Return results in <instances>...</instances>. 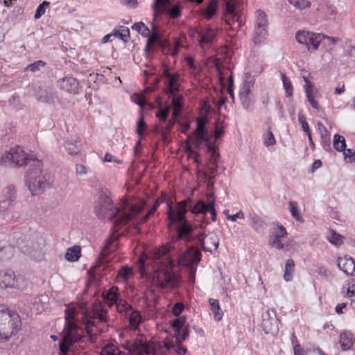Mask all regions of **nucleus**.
Returning <instances> with one entry per match:
<instances>
[{
  "label": "nucleus",
  "mask_w": 355,
  "mask_h": 355,
  "mask_svg": "<svg viewBox=\"0 0 355 355\" xmlns=\"http://www.w3.org/2000/svg\"><path fill=\"white\" fill-rule=\"evenodd\" d=\"M76 311L75 308L68 307L64 311L65 323H75L74 320Z\"/></svg>",
  "instance_id": "obj_57"
},
{
  "label": "nucleus",
  "mask_w": 355,
  "mask_h": 355,
  "mask_svg": "<svg viewBox=\"0 0 355 355\" xmlns=\"http://www.w3.org/2000/svg\"><path fill=\"white\" fill-rule=\"evenodd\" d=\"M162 15L168 19H176L181 15L180 7L170 0H157V16Z\"/></svg>",
  "instance_id": "obj_20"
},
{
  "label": "nucleus",
  "mask_w": 355,
  "mask_h": 355,
  "mask_svg": "<svg viewBox=\"0 0 355 355\" xmlns=\"http://www.w3.org/2000/svg\"><path fill=\"white\" fill-rule=\"evenodd\" d=\"M250 225L257 232H260L264 229L266 224L259 217L250 216Z\"/></svg>",
  "instance_id": "obj_52"
},
{
  "label": "nucleus",
  "mask_w": 355,
  "mask_h": 355,
  "mask_svg": "<svg viewBox=\"0 0 355 355\" xmlns=\"http://www.w3.org/2000/svg\"><path fill=\"white\" fill-rule=\"evenodd\" d=\"M297 42L306 46L311 52L316 51L324 38V34L299 31L295 34Z\"/></svg>",
  "instance_id": "obj_16"
},
{
  "label": "nucleus",
  "mask_w": 355,
  "mask_h": 355,
  "mask_svg": "<svg viewBox=\"0 0 355 355\" xmlns=\"http://www.w3.org/2000/svg\"><path fill=\"white\" fill-rule=\"evenodd\" d=\"M225 6L224 20L225 23L232 26L236 24V29H239L242 24L241 10L236 0H221Z\"/></svg>",
  "instance_id": "obj_13"
},
{
  "label": "nucleus",
  "mask_w": 355,
  "mask_h": 355,
  "mask_svg": "<svg viewBox=\"0 0 355 355\" xmlns=\"http://www.w3.org/2000/svg\"><path fill=\"white\" fill-rule=\"evenodd\" d=\"M287 236L286 228L277 225L273 227L272 232L270 236L269 244L271 247L286 252H294L296 243L293 239H287L284 241V238Z\"/></svg>",
  "instance_id": "obj_10"
},
{
  "label": "nucleus",
  "mask_w": 355,
  "mask_h": 355,
  "mask_svg": "<svg viewBox=\"0 0 355 355\" xmlns=\"http://www.w3.org/2000/svg\"><path fill=\"white\" fill-rule=\"evenodd\" d=\"M21 327L19 315L8 309H0V339L8 340L16 335Z\"/></svg>",
  "instance_id": "obj_8"
},
{
  "label": "nucleus",
  "mask_w": 355,
  "mask_h": 355,
  "mask_svg": "<svg viewBox=\"0 0 355 355\" xmlns=\"http://www.w3.org/2000/svg\"><path fill=\"white\" fill-rule=\"evenodd\" d=\"M272 313L273 315H271L269 311L263 315L261 326L266 334H275L279 330V322L275 316V312L272 310Z\"/></svg>",
  "instance_id": "obj_24"
},
{
  "label": "nucleus",
  "mask_w": 355,
  "mask_h": 355,
  "mask_svg": "<svg viewBox=\"0 0 355 355\" xmlns=\"http://www.w3.org/2000/svg\"><path fill=\"white\" fill-rule=\"evenodd\" d=\"M262 139L263 144L266 147L272 146L276 144V139L271 131L270 128H268L267 130L263 134Z\"/></svg>",
  "instance_id": "obj_48"
},
{
  "label": "nucleus",
  "mask_w": 355,
  "mask_h": 355,
  "mask_svg": "<svg viewBox=\"0 0 355 355\" xmlns=\"http://www.w3.org/2000/svg\"><path fill=\"white\" fill-rule=\"evenodd\" d=\"M327 239L331 244L336 246H340L343 243V237L334 230L329 231Z\"/></svg>",
  "instance_id": "obj_45"
},
{
  "label": "nucleus",
  "mask_w": 355,
  "mask_h": 355,
  "mask_svg": "<svg viewBox=\"0 0 355 355\" xmlns=\"http://www.w3.org/2000/svg\"><path fill=\"white\" fill-rule=\"evenodd\" d=\"M216 35V29L207 25L202 28L198 33V42L202 49L209 48L214 43Z\"/></svg>",
  "instance_id": "obj_22"
},
{
  "label": "nucleus",
  "mask_w": 355,
  "mask_h": 355,
  "mask_svg": "<svg viewBox=\"0 0 355 355\" xmlns=\"http://www.w3.org/2000/svg\"><path fill=\"white\" fill-rule=\"evenodd\" d=\"M155 83V79L150 83V86L146 87L142 92L135 93L131 96L132 101L139 105L141 108H144L146 106H149L150 108L153 107L152 105L149 103L148 94L154 92Z\"/></svg>",
  "instance_id": "obj_23"
},
{
  "label": "nucleus",
  "mask_w": 355,
  "mask_h": 355,
  "mask_svg": "<svg viewBox=\"0 0 355 355\" xmlns=\"http://www.w3.org/2000/svg\"><path fill=\"white\" fill-rule=\"evenodd\" d=\"M343 151V155L347 162L352 163L355 161V151L352 149H345Z\"/></svg>",
  "instance_id": "obj_62"
},
{
  "label": "nucleus",
  "mask_w": 355,
  "mask_h": 355,
  "mask_svg": "<svg viewBox=\"0 0 355 355\" xmlns=\"http://www.w3.org/2000/svg\"><path fill=\"white\" fill-rule=\"evenodd\" d=\"M337 266L346 275L355 276V261L352 257L348 256L338 257Z\"/></svg>",
  "instance_id": "obj_28"
},
{
  "label": "nucleus",
  "mask_w": 355,
  "mask_h": 355,
  "mask_svg": "<svg viewBox=\"0 0 355 355\" xmlns=\"http://www.w3.org/2000/svg\"><path fill=\"white\" fill-rule=\"evenodd\" d=\"M187 201L183 200L175 206L168 202V218L170 223L176 225L178 238L185 241L189 240L190 234L193 229L191 225L186 220L184 215L187 213Z\"/></svg>",
  "instance_id": "obj_5"
},
{
  "label": "nucleus",
  "mask_w": 355,
  "mask_h": 355,
  "mask_svg": "<svg viewBox=\"0 0 355 355\" xmlns=\"http://www.w3.org/2000/svg\"><path fill=\"white\" fill-rule=\"evenodd\" d=\"M107 311L104 304L99 301L95 302L92 305V311L86 310L83 316V322L87 334L92 339L101 331V324L107 322Z\"/></svg>",
  "instance_id": "obj_7"
},
{
  "label": "nucleus",
  "mask_w": 355,
  "mask_h": 355,
  "mask_svg": "<svg viewBox=\"0 0 355 355\" xmlns=\"http://www.w3.org/2000/svg\"><path fill=\"white\" fill-rule=\"evenodd\" d=\"M49 4V1H44L37 6L34 16L35 19H40L45 13L46 7H48Z\"/></svg>",
  "instance_id": "obj_59"
},
{
  "label": "nucleus",
  "mask_w": 355,
  "mask_h": 355,
  "mask_svg": "<svg viewBox=\"0 0 355 355\" xmlns=\"http://www.w3.org/2000/svg\"><path fill=\"white\" fill-rule=\"evenodd\" d=\"M217 0H209L207 7L200 10V15L207 20L211 19L217 12Z\"/></svg>",
  "instance_id": "obj_32"
},
{
  "label": "nucleus",
  "mask_w": 355,
  "mask_h": 355,
  "mask_svg": "<svg viewBox=\"0 0 355 355\" xmlns=\"http://www.w3.org/2000/svg\"><path fill=\"white\" fill-rule=\"evenodd\" d=\"M295 263L293 259H288L285 264L284 279L286 282H290L293 279V274L294 272Z\"/></svg>",
  "instance_id": "obj_40"
},
{
  "label": "nucleus",
  "mask_w": 355,
  "mask_h": 355,
  "mask_svg": "<svg viewBox=\"0 0 355 355\" xmlns=\"http://www.w3.org/2000/svg\"><path fill=\"white\" fill-rule=\"evenodd\" d=\"M46 65V62L42 60H37L33 64H31L27 66L26 70L31 71L32 72H36L41 69V68L44 67Z\"/></svg>",
  "instance_id": "obj_60"
},
{
  "label": "nucleus",
  "mask_w": 355,
  "mask_h": 355,
  "mask_svg": "<svg viewBox=\"0 0 355 355\" xmlns=\"http://www.w3.org/2000/svg\"><path fill=\"white\" fill-rule=\"evenodd\" d=\"M343 293L348 297H352L355 295V279H350L343 286Z\"/></svg>",
  "instance_id": "obj_50"
},
{
  "label": "nucleus",
  "mask_w": 355,
  "mask_h": 355,
  "mask_svg": "<svg viewBox=\"0 0 355 355\" xmlns=\"http://www.w3.org/2000/svg\"><path fill=\"white\" fill-rule=\"evenodd\" d=\"M355 342L354 336L351 331L343 330L339 336V343L343 351L349 350Z\"/></svg>",
  "instance_id": "obj_29"
},
{
  "label": "nucleus",
  "mask_w": 355,
  "mask_h": 355,
  "mask_svg": "<svg viewBox=\"0 0 355 355\" xmlns=\"http://www.w3.org/2000/svg\"><path fill=\"white\" fill-rule=\"evenodd\" d=\"M26 184L33 196L42 193L50 187L49 176L42 169L41 160H35L26 177Z\"/></svg>",
  "instance_id": "obj_6"
},
{
  "label": "nucleus",
  "mask_w": 355,
  "mask_h": 355,
  "mask_svg": "<svg viewBox=\"0 0 355 355\" xmlns=\"http://www.w3.org/2000/svg\"><path fill=\"white\" fill-rule=\"evenodd\" d=\"M0 286L23 290L26 280L22 277H17L12 270H6L0 273Z\"/></svg>",
  "instance_id": "obj_18"
},
{
  "label": "nucleus",
  "mask_w": 355,
  "mask_h": 355,
  "mask_svg": "<svg viewBox=\"0 0 355 355\" xmlns=\"http://www.w3.org/2000/svg\"><path fill=\"white\" fill-rule=\"evenodd\" d=\"M80 329L75 323H65L62 332V339L60 343V355H70V347L81 339Z\"/></svg>",
  "instance_id": "obj_11"
},
{
  "label": "nucleus",
  "mask_w": 355,
  "mask_h": 355,
  "mask_svg": "<svg viewBox=\"0 0 355 355\" xmlns=\"http://www.w3.org/2000/svg\"><path fill=\"white\" fill-rule=\"evenodd\" d=\"M304 92L308 102L311 107L315 110H319L318 102L315 99L318 90L315 87L304 89Z\"/></svg>",
  "instance_id": "obj_35"
},
{
  "label": "nucleus",
  "mask_w": 355,
  "mask_h": 355,
  "mask_svg": "<svg viewBox=\"0 0 355 355\" xmlns=\"http://www.w3.org/2000/svg\"><path fill=\"white\" fill-rule=\"evenodd\" d=\"M288 209L292 215V216L297 221H302V218L301 217L298 209H297V203L296 202L291 201L288 203Z\"/></svg>",
  "instance_id": "obj_56"
},
{
  "label": "nucleus",
  "mask_w": 355,
  "mask_h": 355,
  "mask_svg": "<svg viewBox=\"0 0 355 355\" xmlns=\"http://www.w3.org/2000/svg\"><path fill=\"white\" fill-rule=\"evenodd\" d=\"M268 25L267 15L261 10L257 11L255 28H266Z\"/></svg>",
  "instance_id": "obj_51"
},
{
  "label": "nucleus",
  "mask_w": 355,
  "mask_h": 355,
  "mask_svg": "<svg viewBox=\"0 0 355 355\" xmlns=\"http://www.w3.org/2000/svg\"><path fill=\"white\" fill-rule=\"evenodd\" d=\"M266 28H255L253 42L256 44L262 43L267 36Z\"/></svg>",
  "instance_id": "obj_42"
},
{
  "label": "nucleus",
  "mask_w": 355,
  "mask_h": 355,
  "mask_svg": "<svg viewBox=\"0 0 355 355\" xmlns=\"http://www.w3.org/2000/svg\"><path fill=\"white\" fill-rule=\"evenodd\" d=\"M198 240L201 243L205 251L212 252L216 250L218 247L219 239L214 232H209L205 235H200Z\"/></svg>",
  "instance_id": "obj_25"
},
{
  "label": "nucleus",
  "mask_w": 355,
  "mask_h": 355,
  "mask_svg": "<svg viewBox=\"0 0 355 355\" xmlns=\"http://www.w3.org/2000/svg\"><path fill=\"white\" fill-rule=\"evenodd\" d=\"M239 100L243 109L249 112L254 110L256 101L254 96H239Z\"/></svg>",
  "instance_id": "obj_37"
},
{
  "label": "nucleus",
  "mask_w": 355,
  "mask_h": 355,
  "mask_svg": "<svg viewBox=\"0 0 355 355\" xmlns=\"http://www.w3.org/2000/svg\"><path fill=\"white\" fill-rule=\"evenodd\" d=\"M123 346L132 355H155V347L141 340H127Z\"/></svg>",
  "instance_id": "obj_19"
},
{
  "label": "nucleus",
  "mask_w": 355,
  "mask_h": 355,
  "mask_svg": "<svg viewBox=\"0 0 355 355\" xmlns=\"http://www.w3.org/2000/svg\"><path fill=\"white\" fill-rule=\"evenodd\" d=\"M164 83L166 86L167 93L170 98H171V105H166L160 107V112H157V119L159 121L165 122L168 116L169 112L172 110L171 119L168 122L170 128L174 124L175 121L179 116L181 109L183 105V98L182 96L177 95L175 92H178L180 87V78L178 74L171 73L167 70L164 71Z\"/></svg>",
  "instance_id": "obj_2"
},
{
  "label": "nucleus",
  "mask_w": 355,
  "mask_h": 355,
  "mask_svg": "<svg viewBox=\"0 0 355 355\" xmlns=\"http://www.w3.org/2000/svg\"><path fill=\"white\" fill-rule=\"evenodd\" d=\"M116 238L113 237L112 236H110L106 240V244L104 246V248L102 249L101 253L99 254V257L97 261V266H100L105 263L107 262L108 260L107 259V257L110 254V250L109 249V245L115 240Z\"/></svg>",
  "instance_id": "obj_34"
},
{
  "label": "nucleus",
  "mask_w": 355,
  "mask_h": 355,
  "mask_svg": "<svg viewBox=\"0 0 355 355\" xmlns=\"http://www.w3.org/2000/svg\"><path fill=\"white\" fill-rule=\"evenodd\" d=\"M65 148L69 154L76 155L80 149V141H67L65 144Z\"/></svg>",
  "instance_id": "obj_46"
},
{
  "label": "nucleus",
  "mask_w": 355,
  "mask_h": 355,
  "mask_svg": "<svg viewBox=\"0 0 355 355\" xmlns=\"http://www.w3.org/2000/svg\"><path fill=\"white\" fill-rule=\"evenodd\" d=\"M162 15L168 19H176L181 15L180 7L170 0H157V16Z\"/></svg>",
  "instance_id": "obj_21"
},
{
  "label": "nucleus",
  "mask_w": 355,
  "mask_h": 355,
  "mask_svg": "<svg viewBox=\"0 0 355 355\" xmlns=\"http://www.w3.org/2000/svg\"><path fill=\"white\" fill-rule=\"evenodd\" d=\"M8 197L6 200H3L0 202V209L2 211H5L8 209L11 205V202L15 199L14 189L9 187L8 188Z\"/></svg>",
  "instance_id": "obj_44"
},
{
  "label": "nucleus",
  "mask_w": 355,
  "mask_h": 355,
  "mask_svg": "<svg viewBox=\"0 0 355 355\" xmlns=\"http://www.w3.org/2000/svg\"><path fill=\"white\" fill-rule=\"evenodd\" d=\"M255 80L252 76H246L239 88V96H254L252 89L254 85Z\"/></svg>",
  "instance_id": "obj_30"
},
{
  "label": "nucleus",
  "mask_w": 355,
  "mask_h": 355,
  "mask_svg": "<svg viewBox=\"0 0 355 355\" xmlns=\"http://www.w3.org/2000/svg\"><path fill=\"white\" fill-rule=\"evenodd\" d=\"M186 323V318L184 316H180L178 318L171 321V325L174 331L175 335L177 334L180 329L184 327Z\"/></svg>",
  "instance_id": "obj_47"
},
{
  "label": "nucleus",
  "mask_w": 355,
  "mask_h": 355,
  "mask_svg": "<svg viewBox=\"0 0 355 355\" xmlns=\"http://www.w3.org/2000/svg\"><path fill=\"white\" fill-rule=\"evenodd\" d=\"M80 257V248L78 246H74L69 248L65 254V258L69 261H77Z\"/></svg>",
  "instance_id": "obj_43"
},
{
  "label": "nucleus",
  "mask_w": 355,
  "mask_h": 355,
  "mask_svg": "<svg viewBox=\"0 0 355 355\" xmlns=\"http://www.w3.org/2000/svg\"><path fill=\"white\" fill-rule=\"evenodd\" d=\"M113 35L126 42L130 38L129 28L125 26H120L119 30L113 31Z\"/></svg>",
  "instance_id": "obj_49"
},
{
  "label": "nucleus",
  "mask_w": 355,
  "mask_h": 355,
  "mask_svg": "<svg viewBox=\"0 0 355 355\" xmlns=\"http://www.w3.org/2000/svg\"><path fill=\"white\" fill-rule=\"evenodd\" d=\"M151 8L153 11L151 31L143 22L135 23L132 26V30L137 31L144 37H148L145 48L146 53L150 50L151 46H153L155 43V24H154L155 21V0H153L151 4Z\"/></svg>",
  "instance_id": "obj_15"
},
{
  "label": "nucleus",
  "mask_w": 355,
  "mask_h": 355,
  "mask_svg": "<svg viewBox=\"0 0 355 355\" xmlns=\"http://www.w3.org/2000/svg\"><path fill=\"white\" fill-rule=\"evenodd\" d=\"M141 321V317L139 312L132 311L129 317V323L131 329L136 330Z\"/></svg>",
  "instance_id": "obj_41"
},
{
  "label": "nucleus",
  "mask_w": 355,
  "mask_h": 355,
  "mask_svg": "<svg viewBox=\"0 0 355 355\" xmlns=\"http://www.w3.org/2000/svg\"><path fill=\"white\" fill-rule=\"evenodd\" d=\"M187 349L181 343H175L174 337L168 336L157 343V355H185Z\"/></svg>",
  "instance_id": "obj_14"
},
{
  "label": "nucleus",
  "mask_w": 355,
  "mask_h": 355,
  "mask_svg": "<svg viewBox=\"0 0 355 355\" xmlns=\"http://www.w3.org/2000/svg\"><path fill=\"white\" fill-rule=\"evenodd\" d=\"M134 275L135 272L132 268L128 266H121L117 273V277L122 279L125 283H127Z\"/></svg>",
  "instance_id": "obj_36"
},
{
  "label": "nucleus",
  "mask_w": 355,
  "mask_h": 355,
  "mask_svg": "<svg viewBox=\"0 0 355 355\" xmlns=\"http://www.w3.org/2000/svg\"><path fill=\"white\" fill-rule=\"evenodd\" d=\"M115 304L117 312L122 315H127L132 309L131 306L123 300H119Z\"/></svg>",
  "instance_id": "obj_54"
},
{
  "label": "nucleus",
  "mask_w": 355,
  "mask_h": 355,
  "mask_svg": "<svg viewBox=\"0 0 355 355\" xmlns=\"http://www.w3.org/2000/svg\"><path fill=\"white\" fill-rule=\"evenodd\" d=\"M189 336V329L187 327H184L182 329V334H180V331L175 334L174 337V340L175 343H182L183 340H186Z\"/></svg>",
  "instance_id": "obj_61"
},
{
  "label": "nucleus",
  "mask_w": 355,
  "mask_h": 355,
  "mask_svg": "<svg viewBox=\"0 0 355 355\" xmlns=\"http://www.w3.org/2000/svg\"><path fill=\"white\" fill-rule=\"evenodd\" d=\"M171 248V244H167L157 249V260L158 257L164 256L170 252ZM175 266V261L170 257H166L160 262L157 261V286L165 288L176 286L177 279L172 270Z\"/></svg>",
  "instance_id": "obj_4"
},
{
  "label": "nucleus",
  "mask_w": 355,
  "mask_h": 355,
  "mask_svg": "<svg viewBox=\"0 0 355 355\" xmlns=\"http://www.w3.org/2000/svg\"><path fill=\"white\" fill-rule=\"evenodd\" d=\"M126 205L121 209L115 207L110 197L101 196L98 205L95 207V211L101 219L112 220L114 218V227L119 229L120 226L125 225L130 220L135 217L144 207V202L140 201L138 204Z\"/></svg>",
  "instance_id": "obj_1"
},
{
  "label": "nucleus",
  "mask_w": 355,
  "mask_h": 355,
  "mask_svg": "<svg viewBox=\"0 0 355 355\" xmlns=\"http://www.w3.org/2000/svg\"><path fill=\"white\" fill-rule=\"evenodd\" d=\"M192 213L195 214L210 213L213 221L216 219V212L214 208V200H210L208 203H205L202 200H199L192 209Z\"/></svg>",
  "instance_id": "obj_26"
},
{
  "label": "nucleus",
  "mask_w": 355,
  "mask_h": 355,
  "mask_svg": "<svg viewBox=\"0 0 355 355\" xmlns=\"http://www.w3.org/2000/svg\"><path fill=\"white\" fill-rule=\"evenodd\" d=\"M58 83L61 89L69 93L78 94L80 90V86L78 80L71 76L60 79Z\"/></svg>",
  "instance_id": "obj_27"
},
{
  "label": "nucleus",
  "mask_w": 355,
  "mask_h": 355,
  "mask_svg": "<svg viewBox=\"0 0 355 355\" xmlns=\"http://www.w3.org/2000/svg\"><path fill=\"white\" fill-rule=\"evenodd\" d=\"M184 309V306L182 303L176 302L172 308V313L175 316L178 317L182 313Z\"/></svg>",
  "instance_id": "obj_63"
},
{
  "label": "nucleus",
  "mask_w": 355,
  "mask_h": 355,
  "mask_svg": "<svg viewBox=\"0 0 355 355\" xmlns=\"http://www.w3.org/2000/svg\"><path fill=\"white\" fill-rule=\"evenodd\" d=\"M157 46H159L162 47V51H165V49H167L170 45L168 41L163 40L160 37L158 31H157Z\"/></svg>",
  "instance_id": "obj_64"
},
{
  "label": "nucleus",
  "mask_w": 355,
  "mask_h": 355,
  "mask_svg": "<svg viewBox=\"0 0 355 355\" xmlns=\"http://www.w3.org/2000/svg\"><path fill=\"white\" fill-rule=\"evenodd\" d=\"M281 78L283 83L284 89L285 91V96L286 98H291L293 96V87L292 83L288 77L284 73H281Z\"/></svg>",
  "instance_id": "obj_39"
},
{
  "label": "nucleus",
  "mask_w": 355,
  "mask_h": 355,
  "mask_svg": "<svg viewBox=\"0 0 355 355\" xmlns=\"http://www.w3.org/2000/svg\"><path fill=\"white\" fill-rule=\"evenodd\" d=\"M36 99L39 102L53 103L57 99V96L52 89H41L36 94Z\"/></svg>",
  "instance_id": "obj_31"
},
{
  "label": "nucleus",
  "mask_w": 355,
  "mask_h": 355,
  "mask_svg": "<svg viewBox=\"0 0 355 355\" xmlns=\"http://www.w3.org/2000/svg\"><path fill=\"white\" fill-rule=\"evenodd\" d=\"M197 127L196 130L191 135L188 136L187 139V149L188 153L194 155V162H198L197 155L191 150V143L196 148H199L202 146L206 147L207 151L211 153L209 161V168L211 170V175H214V172L217 168V159L218 154L217 153V147L212 143L211 135L205 128L206 119L203 118H198Z\"/></svg>",
  "instance_id": "obj_3"
},
{
  "label": "nucleus",
  "mask_w": 355,
  "mask_h": 355,
  "mask_svg": "<svg viewBox=\"0 0 355 355\" xmlns=\"http://www.w3.org/2000/svg\"><path fill=\"white\" fill-rule=\"evenodd\" d=\"M4 162H10L15 166H22L29 165L30 167L33 165L35 160H39L33 154L26 153L22 148L17 146L12 148L2 157Z\"/></svg>",
  "instance_id": "obj_12"
},
{
  "label": "nucleus",
  "mask_w": 355,
  "mask_h": 355,
  "mask_svg": "<svg viewBox=\"0 0 355 355\" xmlns=\"http://www.w3.org/2000/svg\"><path fill=\"white\" fill-rule=\"evenodd\" d=\"M201 257L200 252L195 248H189L184 251L178 257V264L180 266L191 268V275L195 273L193 267L200 262Z\"/></svg>",
  "instance_id": "obj_17"
},
{
  "label": "nucleus",
  "mask_w": 355,
  "mask_h": 355,
  "mask_svg": "<svg viewBox=\"0 0 355 355\" xmlns=\"http://www.w3.org/2000/svg\"><path fill=\"white\" fill-rule=\"evenodd\" d=\"M339 41L338 37H330L324 35V38L320 44L327 48V50H331L332 47Z\"/></svg>",
  "instance_id": "obj_55"
},
{
  "label": "nucleus",
  "mask_w": 355,
  "mask_h": 355,
  "mask_svg": "<svg viewBox=\"0 0 355 355\" xmlns=\"http://www.w3.org/2000/svg\"><path fill=\"white\" fill-rule=\"evenodd\" d=\"M209 303L214 313V320L216 321H220L223 318V313L220 309L218 300L211 298L209 300Z\"/></svg>",
  "instance_id": "obj_38"
},
{
  "label": "nucleus",
  "mask_w": 355,
  "mask_h": 355,
  "mask_svg": "<svg viewBox=\"0 0 355 355\" xmlns=\"http://www.w3.org/2000/svg\"><path fill=\"white\" fill-rule=\"evenodd\" d=\"M138 270L141 277L146 280L148 291L151 293L150 300L155 303V295L154 294V280L155 277V257L143 254L138 261Z\"/></svg>",
  "instance_id": "obj_9"
},
{
  "label": "nucleus",
  "mask_w": 355,
  "mask_h": 355,
  "mask_svg": "<svg viewBox=\"0 0 355 355\" xmlns=\"http://www.w3.org/2000/svg\"><path fill=\"white\" fill-rule=\"evenodd\" d=\"M288 2L299 10L308 8L311 6V3L307 0H288Z\"/></svg>",
  "instance_id": "obj_58"
},
{
  "label": "nucleus",
  "mask_w": 355,
  "mask_h": 355,
  "mask_svg": "<svg viewBox=\"0 0 355 355\" xmlns=\"http://www.w3.org/2000/svg\"><path fill=\"white\" fill-rule=\"evenodd\" d=\"M103 297L110 306L116 304L119 300V292L118 287L112 286L106 291L105 293H103Z\"/></svg>",
  "instance_id": "obj_33"
},
{
  "label": "nucleus",
  "mask_w": 355,
  "mask_h": 355,
  "mask_svg": "<svg viewBox=\"0 0 355 355\" xmlns=\"http://www.w3.org/2000/svg\"><path fill=\"white\" fill-rule=\"evenodd\" d=\"M334 147L338 151H343L346 148V143L344 137L340 135H335L333 141Z\"/></svg>",
  "instance_id": "obj_53"
}]
</instances>
